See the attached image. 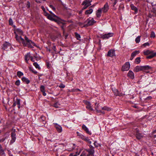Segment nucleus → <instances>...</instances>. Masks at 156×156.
<instances>
[{
    "label": "nucleus",
    "instance_id": "nucleus-8",
    "mask_svg": "<svg viewBox=\"0 0 156 156\" xmlns=\"http://www.w3.org/2000/svg\"><path fill=\"white\" fill-rule=\"evenodd\" d=\"M103 12H107L109 9V6L108 2H106L103 8H101Z\"/></svg>",
    "mask_w": 156,
    "mask_h": 156
},
{
    "label": "nucleus",
    "instance_id": "nucleus-28",
    "mask_svg": "<svg viewBox=\"0 0 156 156\" xmlns=\"http://www.w3.org/2000/svg\"><path fill=\"white\" fill-rule=\"evenodd\" d=\"M54 150H56V151H57V154H58V153H61L62 151V150L58 148V146L55 147V148H54Z\"/></svg>",
    "mask_w": 156,
    "mask_h": 156
},
{
    "label": "nucleus",
    "instance_id": "nucleus-55",
    "mask_svg": "<svg viewBox=\"0 0 156 156\" xmlns=\"http://www.w3.org/2000/svg\"><path fill=\"white\" fill-rule=\"evenodd\" d=\"M143 46H144V47H145L146 46H149V43L147 42L144 44L143 45Z\"/></svg>",
    "mask_w": 156,
    "mask_h": 156
},
{
    "label": "nucleus",
    "instance_id": "nucleus-31",
    "mask_svg": "<svg viewBox=\"0 0 156 156\" xmlns=\"http://www.w3.org/2000/svg\"><path fill=\"white\" fill-rule=\"evenodd\" d=\"M16 31V32L20 35H21L23 34V32L22 30L20 29H17Z\"/></svg>",
    "mask_w": 156,
    "mask_h": 156
},
{
    "label": "nucleus",
    "instance_id": "nucleus-52",
    "mask_svg": "<svg viewBox=\"0 0 156 156\" xmlns=\"http://www.w3.org/2000/svg\"><path fill=\"white\" fill-rule=\"evenodd\" d=\"M83 5V7L82 8V10H83L85 9H86L87 7H88L87 5Z\"/></svg>",
    "mask_w": 156,
    "mask_h": 156
},
{
    "label": "nucleus",
    "instance_id": "nucleus-58",
    "mask_svg": "<svg viewBox=\"0 0 156 156\" xmlns=\"http://www.w3.org/2000/svg\"><path fill=\"white\" fill-rule=\"evenodd\" d=\"M5 140V138H2V139H0V142H3Z\"/></svg>",
    "mask_w": 156,
    "mask_h": 156
},
{
    "label": "nucleus",
    "instance_id": "nucleus-44",
    "mask_svg": "<svg viewBox=\"0 0 156 156\" xmlns=\"http://www.w3.org/2000/svg\"><path fill=\"white\" fill-rule=\"evenodd\" d=\"M15 102H16V105H19L20 104V99L17 98L16 101Z\"/></svg>",
    "mask_w": 156,
    "mask_h": 156
},
{
    "label": "nucleus",
    "instance_id": "nucleus-5",
    "mask_svg": "<svg viewBox=\"0 0 156 156\" xmlns=\"http://www.w3.org/2000/svg\"><path fill=\"white\" fill-rule=\"evenodd\" d=\"M96 21H95L93 18L91 19H88L85 22V23H87L86 24L87 27L91 26L95 23Z\"/></svg>",
    "mask_w": 156,
    "mask_h": 156
},
{
    "label": "nucleus",
    "instance_id": "nucleus-6",
    "mask_svg": "<svg viewBox=\"0 0 156 156\" xmlns=\"http://www.w3.org/2000/svg\"><path fill=\"white\" fill-rule=\"evenodd\" d=\"M3 45V47L2 49L6 51H9L11 47V44L7 42H5Z\"/></svg>",
    "mask_w": 156,
    "mask_h": 156
},
{
    "label": "nucleus",
    "instance_id": "nucleus-41",
    "mask_svg": "<svg viewBox=\"0 0 156 156\" xmlns=\"http://www.w3.org/2000/svg\"><path fill=\"white\" fill-rule=\"evenodd\" d=\"M94 145L96 147H98L99 146H101V145L100 144H98L97 143V142L96 141H94Z\"/></svg>",
    "mask_w": 156,
    "mask_h": 156
},
{
    "label": "nucleus",
    "instance_id": "nucleus-17",
    "mask_svg": "<svg viewBox=\"0 0 156 156\" xmlns=\"http://www.w3.org/2000/svg\"><path fill=\"white\" fill-rule=\"evenodd\" d=\"M102 13V9L101 8H99L96 12V15L97 17L98 18H100L101 16Z\"/></svg>",
    "mask_w": 156,
    "mask_h": 156
},
{
    "label": "nucleus",
    "instance_id": "nucleus-30",
    "mask_svg": "<svg viewBox=\"0 0 156 156\" xmlns=\"http://www.w3.org/2000/svg\"><path fill=\"white\" fill-rule=\"evenodd\" d=\"M139 51H135L132 53L131 55L133 57H134L137 54H139Z\"/></svg>",
    "mask_w": 156,
    "mask_h": 156
},
{
    "label": "nucleus",
    "instance_id": "nucleus-47",
    "mask_svg": "<svg viewBox=\"0 0 156 156\" xmlns=\"http://www.w3.org/2000/svg\"><path fill=\"white\" fill-rule=\"evenodd\" d=\"M20 81L19 80H16L15 82V84L17 86H19L20 85Z\"/></svg>",
    "mask_w": 156,
    "mask_h": 156
},
{
    "label": "nucleus",
    "instance_id": "nucleus-32",
    "mask_svg": "<svg viewBox=\"0 0 156 156\" xmlns=\"http://www.w3.org/2000/svg\"><path fill=\"white\" fill-rule=\"evenodd\" d=\"M136 136L138 139H140L142 137V136L140 133H137L136 135Z\"/></svg>",
    "mask_w": 156,
    "mask_h": 156
},
{
    "label": "nucleus",
    "instance_id": "nucleus-62",
    "mask_svg": "<svg viewBox=\"0 0 156 156\" xmlns=\"http://www.w3.org/2000/svg\"><path fill=\"white\" fill-rule=\"evenodd\" d=\"M80 91V90L78 88L76 89H75L74 90H72L73 91Z\"/></svg>",
    "mask_w": 156,
    "mask_h": 156
},
{
    "label": "nucleus",
    "instance_id": "nucleus-56",
    "mask_svg": "<svg viewBox=\"0 0 156 156\" xmlns=\"http://www.w3.org/2000/svg\"><path fill=\"white\" fill-rule=\"evenodd\" d=\"M76 134H77V136H78L79 138L80 136L81 135H82V134L78 132H76Z\"/></svg>",
    "mask_w": 156,
    "mask_h": 156
},
{
    "label": "nucleus",
    "instance_id": "nucleus-3",
    "mask_svg": "<svg viewBox=\"0 0 156 156\" xmlns=\"http://www.w3.org/2000/svg\"><path fill=\"white\" fill-rule=\"evenodd\" d=\"M15 38L16 40L20 43H22L23 46H26L25 40L21 36L19 37L17 34H16Z\"/></svg>",
    "mask_w": 156,
    "mask_h": 156
},
{
    "label": "nucleus",
    "instance_id": "nucleus-54",
    "mask_svg": "<svg viewBox=\"0 0 156 156\" xmlns=\"http://www.w3.org/2000/svg\"><path fill=\"white\" fill-rule=\"evenodd\" d=\"M49 7L54 11L55 10V8L52 5H50Z\"/></svg>",
    "mask_w": 156,
    "mask_h": 156
},
{
    "label": "nucleus",
    "instance_id": "nucleus-12",
    "mask_svg": "<svg viewBox=\"0 0 156 156\" xmlns=\"http://www.w3.org/2000/svg\"><path fill=\"white\" fill-rule=\"evenodd\" d=\"M92 0H85L82 2V5H85L88 7L91 5L90 3L92 2Z\"/></svg>",
    "mask_w": 156,
    "mask_h": 156
},
{
    "label": "nucleus",
    "instance_id": "nucleus-51",
    "mask_svg": "<svg viewBox=\"0 0 156 156\" xmlns=\"http://www.w3.org/2000/svg\"><path fill=\"white\" fill-rule=\"evenodd\" d=\"M78 154H77L76 153H71L70 154L69 156H77Z\"/></svg>",
    "mask_w": 156,
    "mask_h": 156
},
{
    "label": "nucleus",
    "instance_id": "nucleus-40",
    "mask_svg": "<svg viewBox=\"0 0 156 156\" xmlns=\"http://www.w3.org/2000/svg\"><path fill=\"white\" fill-rule=\"evenodd\" d=\"M140 36H138L135 39V41L136 43H138L140 41Z\"/></svg>",
    "mask_w": 156,
    "mask_h": 156
},
{
    "label": "nucleus",
    "instance_id": "nucleus-45",
    "mask_svg": "<svg viewBox=\"0 0 156 156\" xmlns=\"http://www.w3.org/2000/svg\"><path fill=\"white\" fill-rule=\"evenodd\" d=\"M102 109L107 111H109L110 110V108L106 106L102 108Z\"/></svg>",
    "mask_w": 156,
    "mask_h": 156
},
{
    "label": "nucleus",
    "instance_id": "nucleus-20",
    "mask_svg": "<svg viewBox=\"0 0 156 156\" xmlns=\"http://www.w3.org/2000/svg\"><path fill=\"white\" fill-rule=\"evenodd\" d=\"M133 71L134 72H137L140 71H142L141 66H137L134 69Z\"/></svg>",
    "mask_w": 156,
    "mask_h": 156
},
{
    "label": "nucleus",
    "instance_id": "nucleus-26",
    "mask_svg": "<svg viewBox=\"0 0 156 156\" xmlns=\"http://www.w3.org/2000/svg\"><path fill=\"white\" fill-rule=\"evenodd\" d=\"M80 156H89V154L85 150L82 152Z\"/></svg>",
    "mask_w": 156,
    "mask_h": 156
},
{
    "label": "nucleus",
    "instance_id": "nucleus-16",
    "mask_svg": "<svg viewBox=\"0 0 156 156\" xmlns=\"http://www.w3.org/2000/svg\"><path fill=\"white\" fill-rule=\"evenodd\" d=\"M112 90L116 96H120L121 94L117 88H112Z\"/></svg>",
    "mask_w": 156,
    "mask_h": 156
},
{
    "label": "nucleus",
    "instance_id": "nucleus-34",
    "mask_svg": "<svg viewBox=\"0 0 156 156\" xmlns=\"http://www.w3.org/2000/svg\"><path fill=\"white\" fill-rule=\"evenodd\" d=\"M140 62V58L139 57H137L135 60V62L137 64L139 63Z\"/></svg>",
    "mask_w": 156,
    "mask_h": 156
},
{
    "label": "nucleus",
    "instance_id": "nucleus-48",
    "mask_svg": "<svg viewBox=\"0 0 156 156\" xmlns=\"http://www.w3.org/2000/svg\"><path fill=\"white\" fill-rule=\"evenodd\" d=\"M44 15L49 19V14L47 12H44Z\"/></svg>",
    "mask_w": 156,
    "mask_h": 156
},
{
    "label": "nucleus",
    "instance_id": "nucleus-9",
    "mask_svg": "<svg viewBox=\"0 0 156 156\" xmlns=\"http://www.w3.org/2000/svg\"><path fill=\"white\" fill-rule=\"evenodd\" d=\"M16 133L15 132H12L11 133V136L12 140L10 141V143L11 144L15 142L16 140V137H15Z\"/></svg>",
    "mask_w": 156,
    "mask_h": 156
},
{
    "label": "nucleus",
    "instance_id": "nucleus-57",
    "mask_svg": "<svg viewBox=\"0 0 156 156\" xmlns=\"http://www.w3.org/2000/svg\"><path fill=\"white\" fill-rule=\"evenodd\" d=\"M30 70H31L32 72L35 74H36L37 73V72L36 71H35V70H32V69H30Z\"/></svg>",
    "mask_w": 156,
    "mask_h": 156
},
{
    "label": "nucleus",
    "instance_id": "nucleus-21",
    "mask_svg": "<svg viewBox=\"0 0 156 156\" xmlns=\"http://www.w3.org/2000/svg\"><path fill=\"white\" fill-rule=\"evenodd\" d=\"M31 56L30 53H28L25 56V60L27 63H28V61L30 58Z\"/></svg>",
    "mask_w": 156,
    "mask_h": 156
},
{
    "label": "nucleus",
    "instance_id": "nucleus-37",
    "mask_svg": "<svg viewBox=\"0 0 156 156\" xmlns=\"http://www.w3.org/2000/svg\"><path fill=\"white\" fill-rule=\"evenodd\" d=\"M60 105L58 102H56L54 104V106L55 108H58L60 107Z\"/></svg>",
    "mask_w": 156,
    "mask_h": 156
},
{
    "label": "nucleus",
    "instance_id": "nucleus-59",
    "mask_svg": "<svg viewBox=\"0 0 156 156\" xmlns=\"http://www.w3.org/2000/svg\"><path fill=\"white\" fill-rule=\"evenodd\" d=\"M41 8L42 9L43 11L44 12H46L45 10V9L44 8V7L43 6H42L41 7Z\"/></svg>",
    "mask_w": 156,
    "mask_h": 156
},
{
    "label": "nucleus",
    "instance_id": "nucleus-10",
    "mask_svg": "<svg viewBox=\"0 0 156 156\" xmlns=\"http://www.w3.org/2000/svg\"><path fill=\"white\" fill-rule=\"evenodd\" d=\"M113 33H108L101 36V38L103 39H108L109 37L112 36Z\"/></svg>",
    "mask_w": 156,
    "mask_h": 156
},
{
    "label": "nucleus",
    "instance_id": "nucleus-64",
    "mask_svg": "<svg viewBox=\"0 0 156 156\" xmlns=\"http://www.w3.org/2000/svg\"><path fill=\"white\" fill-rule=\"evenodd\" d=\"M117 1L116 0H115L114 3H113V6H114L116 3Z\"/></svg>",
    "mask_w": 156,
    "mask_h": 156
},
{
    "label": "nucleus",
    "instance_id": "nucleus-22",
    "mask_svg": "<svg viewBox=\"0 0 156 156\" xmlns=\"http://www.w3.org/2000/svg\"><path fill=\"white\" fill-rule=\"evenodd\" d=\"M142 71H146L151 69V67L148 66H141Z\"/></svg>",
    "mask_w": 156,
    "mask_h": 156
},
{
    "label": "nucleus",
    "instance_id": "nucleus-27",
    "mask_svg": "<svg viewBox=\"0 0 156 156\" xmlns=\"http://www.w3.org/2000/svg\"><path fill=\"white\" fill-rule=\"evenodd\" d=\"M85 23H83L80 22H78L77 23V24L79 25V26L81 27H87V26H86V24H84Z\"/></svg>",
    "mask_w": 156,
    "mask_h": 156
},
{
    "label": "nucleus",
    "instance_id": "nucleus-33",
    "mask_svg": "<svg viewBox=\"0 0 156 156\" xmlns=\"http://www.w3.org/2000/svg\"><path fill=\"white\" fill-rule=\"evenodd\" d=\"M17 75L19 78H20L23 75V73L21 71H19L17 72Z\"/></svg>",
    "mask_w": 156,
    "mask_h": 156
},
{
    "label": "nucleus",
    "instance_id": "nucleus-63",
    "mask_svg": "<svg viewBox=\"0 0 156 156\" xmlns=\"http://www.w3.org/2000/svg\"><path fill=\"white\" fill-rule=\"evenodd\" d=\"M134 57H133V56H132V55H131V57L130 58V60H133V58Z\"/></svg>",
    "mask_w": 156,
    "mask_h": 156
},
{
    "label": "nucleus",
    "instance_id": "nucleus-2",
    "mask_svg": "<svg viewBox=\"0 0 156 156\" xmlns=\"http://www.w3.org/2000/svg\"><path fill=\"white\" fill-rule=\"evenodd\" d=\"M49 13H51L50 14H49V20L55 22H57L58 20V18L52 13L51 11H49Z\"/></svg>",
    "mask_w": 156,
    "mask_h": 156
},
{
    "label": "nucleus",
    "instance_id": "nucleus-43",
    "mask_svg": "<svg viewBox=\"0 0 156 156\" xmlns=\"http://www.w3.org/2000/svg\"><path fill=\"white\" fill-rule=\"evenodd\" d=\"M41 91L42 92L44 96L46 95V94L45 92L44 88H41Z\"/></svg>",
    "mask_w": 156,
    "mask_h": 156
},
{
    "label": "nucleus",
    "instance_id": "nucleus-46",
    "mask_svg": "<svg viewBox=\"0 0 156 156\" xmlns=\"http://www.w3.org/2000/svg\"><path fill=\"white\" fill-rule=\"evenodd\" d=\"M150 37H151L153 38H154L155 37V34L154 32H151V34Z\"/></svg>",
    "mask_w": 156,
    "mask_h": 156
},
{
    "label": "nucleus",
    "instance_id": "nucleus-14",
    "mask_svg": "<svg viewBox=\"0 0 156 156\" xmlns=\"http://www.w3.org/2000/svg\"><path fill=\"white\" fill-rule=\"evenodd\" d=\"M127 76L130 78L133 79L134 78V74L131 71L129 70L127 73Z\"/></svg>",
    "mask_w": 156,
    "mask_h": 156
},
{
    "label": "nucleus",
    "instance_id": "nucleus-15",
    "mask_svg": "<svg viewBox=\"0 0 156 156\" xmlns=\"http://www.w3.org/2000/svg\"><path fill=\"white\" fill-rule=\"evenodd\" d=\"M82 128L83 130L85 131L89 135H91V133L89 131L88 129L83 124L82 125Z\"/></svg>",
    "mask_w": 156,
    "mask_h": 156
},
{
    "label": "nucleus",
    "instance_id": "nucleus-4",
    "mask_svg": "<svg viewBox=\"0 0 156 156\" xmlns=\"http://www.w3.org/2000/svg\"><path fill=\"white\" fill-rule=\"evenodd\" d=\"M89 148L86 149V150L87 151L89 155H91V156H94V147L91 145L89 146Z\"/></svg>",
    "mask_w": 156,
    "mask_h": 156
},
{
    "label": "nucleus",
    "instance_id": "nucleus-29",
    "mask_svg": "<svg viewBox=\"0 0 156 156\" xmlns=\"http://www.w3.org/2000/svg\"><path fill=\"white\" fill-rule=\"evenodd\" d=\"M5 152L4 150L3 149L2 147L0 144V156L4 154Z\"/></svg>",
    "mask_w": 156,
    "mask_h": 156
},
{
    "label": "nucleus",
    "instance_id": "nucleus-49",
    "mask_svg": "<svg viewBox=\"0 0 156 156\" xmlns=\"http://www.w3.org/2000/svg\"><path fill=\"white\" fill-rule=\"evenodd\" d=\"M26 7L28 9H29L30 8V2L28 1L27 2V4L26 5Z\"/></svg>",
    "mask_w": 156,
    "mask_h": 156
},
{
    "label": "nucleus",
    "instance_id": "nucleus-13",
    "mask_svg": "<svg viewBox=\"0 0 156 156\" xmlns=\"http://www.w3.org/2000/svg\"><path fill=\"white\" fill-rule=\"evenodd\" d=\"M55 127L58 133H60L62 132V128L60 126L57 124H55Z\"/></svg>",
    "mask_w": 156,
    "mask_h": 156
},
{
    "label": "nucleus",
    "instance_id": "nucleus-19",
    "mask_svg": "<svg viewBox=\"0 0 156 156\" xmlns=\"http://www.w3.org/2000/svg\"><path fill=\"white\" fill-rule=\"evenodd\" d=\"M93 11V9L91 8V7L89 8V9L86 10L85 12V15H88L91 14Z\"/></svg>",
    "mask_w": 156,
    "mask_h": 156
},
{
    "label": "nucleus",
    "instance_id": "nucleus-18",
    "mask_svg": "<svg viewBox=\"0 0 156 156\" xmlns=\"http://www.w3.org/2000/svg\"><path fill=\"white\" fill-rule=\"evenodd\" d=\"M86 104L87 105L86 107L87 108L91 111H93V109L91 106L90 103L89 102L87 101L86 102Z\"/></svg>",
    "mask_w": 156,
    "mask_h": 156
},
{
    "label": "nucleus",
    "instance_id": "nucleus-42",
    "mask_svg": "<svg viewBox=\"0 0 156 156\" xmlns=\"http://www.w3.org/2000/svg\"><path fill=\"white\" fill-rule=\"evenodd\" d=\"M9 25L12 26L13 24V22L12 19L10 18L9 20Z\"/></svg>",
    "mask_w": 156,
    "mask_h": 156
},
{
    "label": "nucleus",
    "instance_id": "nucleus-36",
    "mask_svg": "<svg viewBox=\"0 0 156 156\" xmlns=\"http://www.w3.org/2000/svg\"><path fill=\"white\" fill-rule=\"evenodd\" d=\"M152 52L150 51L149 50H147L146 51H144V55H148L149 54H150Z\"/></svg>",
    "mask_w": 156,
    "mask_h": 156
},
{
    "label": "nucleus",
    "instance_id": "nucleus-11",
    "mask_svg": "<svg viewBox=\"0 0 156 156\" xmlns=\"http://www.w3.org/2000/svg\"><path fill=\"white\" fill-rule=\"evenodd\" d=\"M107 56L110 57H113L115 56V51L112 49L109 50L108 52Z\"/></svg>",
    "mask_w": 156,
    "mask_h": 156
},
{
    "label": "nucleus",
    "instance_id": "nucleus-60",
    "mask_svg": "<svg viewBox=\"0 0 156 156\" xmlns=\"http://www.w3.org/2000/svg\"><path fill=\"white\" fill-rule=\"evenodd\" d=\"M30 59L32 62H34V59L32 57H31Z\"/></svg>",
    "mask_w": 156,
    "mask_h": 156
},
{
    "label": "nucleus",
    "instance_id": "nucleus-25",
    "mask_svg": "<svg viewBox=\"0 0 156 156\" xmlns=\"http://www.w3.org/2000/svg\"><path fill=\"white\" fill-rule=\"evenodd\" d=\"M130 6L131 9L132 10H134L136 13L137 12V9L136 7L133 4H131Z\"/></svg>",
    "mask_w": 156,
    "mask_h": 156
},
{
    "label": "nucleus",
    "instance_id": "nucleus-39",
    "mask_svg": "<svg viewBox=\"0 0 156 156\" xmlns=\"http://www.w3.org/2000/svg\"><path fill=\"white\" fill-rule=\"evenodd\" d=\"M84 141L87 142L89 144H91V142L90 140L87 137H86L84 140Z\"/></svg>",
    "mask_w": 156,
    "mask_h": 156
},
{
    "label": "nucleus",
    "instance_id": "nucleus-53",
    "mask_svg": "<svg viewBox=\"0 0 156 156\" xmlns=\"http://www.w3.org/2000/svg\"><path fill=\"white\" fill-rule=\"evenodd\" d=\"M59 87L60 88H64L65 87V86L63 84H61Z\"/></svg>",
    "mask_w": 156,
    "mask_h": 156
},
{
    "label": "nucleus",
    "instance_id": "nucleus-38",
    "mask_svg": "<svg viewBox=\"0 0 156 156\" xmlns=\"http://www.w3.org/2000/svg\"><path fill=\"white\" fill-rule=\"evenodd\" d=\"M75 34L77 39L78 40H80V35L76 33H75Z\"/></svg>",
    "mask_w": 156,
    "mask_h": 156
},
{
    "label": "nucleus",
    "instance_id": "nucleus-35",
    "mask_svg": "<svg viewBox=\"0 0 156 156\" xmlns=\"http://www.w3.org/2000/svg\"><path fill=\"white\" fill-rule=\"evenodd\" d=\"M33 65L36 68L38 69H40V67L39 66V65L37 64V62H34L33 63Z\"/></svg>",
    "mask_w": 156,
    "mask_h": 156
},
{
    "label": "nucleus",
    "instance_id": "nucleus-24",
    "mask_svg": "<svg viewBox=\"0 0 156 156\" xmlns=\"http://www.w3.org/2000/svg\"><path fill=\"white\" fill-rule=\"evenodd\" d=\"M150 55L147 57V59H151L154 57H155L156 55V53H153L152 52Z\"/></svg>",
    "mask_w": 156,
    "mask_h": 156
},
{
    "label": "nucleus",
    "instance_id": "nucleus-61",
    "mask_svg": "<svg viewBox=\"0 0 156 156\" xmlns=\"http://www.w3.org/2000/svg\"><path fill=\"white\" fill-rule=\"evenodd\" d=\"M152 98V97H151V96H149V97H148L146 99L147 100H150V99H151Z\"/></svg>",
    "mask_w": 156,
    "mask_h": 156
},
{
    "label": "nucleus",
    "instance_id": "nucleus-1",
    "mask_svg": "<svg viewBox=\"0 0 156 156\" xmlns=\"http://www.w3.org/2000/svg\"><path fill=\"white\" fill-rule=\"evenodd\" d=\"M25 40L26 42V43H25L26 44L25 46H27L28 48H33L32 45L34 46H36L35 43L29 39L26 36H25Z\"/></svg>",
    "mask_w": 156,
    "mask_h": 156
},
{
    "label": "nucleus",
    "instance_id": "nucleus-50",
    "mask_svg": "<svg viewBox=\"0 0 156 156\" xmlns=\"http://www.w3.org/2000/svg\"><path fill=\"white\" fill-rule=\"evenodd\" d=\"M86 136H84L82 134L80 136V138L82 139L83 140H84Z\"/></svg>",
    "mask_w": 156,
    "mask_h": 156
},
{
    "label": "nucleus",
    "instance_id": "nucleus-23",
    "mask_svg": "<svg viewBox=\"0 0 156 156\" xmlns=\"http://www.w3.org/2000/svg\"><path fill=\"white\" fill-rule=\"evenodd\" d=\"M21 80L23 82L27 84H28L30 82V80L28 79L24 76L22 77Z\"/></svg>",
    "mask_w": 156,
    "mask_h": 156
},
{
    "label": "nucleus",
    "instance_id": "nucleus-7",
    "mask_svg": "<svg viewBox=\"0 0 156 156\" xmlns=\"http://www.w3.org/2000/svg\"><path fill=\"white\" fill-rule=\"evenodd\" d=\"M130 65L129 62H126L122 66V71L128 70L129 68Z\"/></svg>",
    "mask_w": 156,
    "mask_h": 156
}]
</instances>
